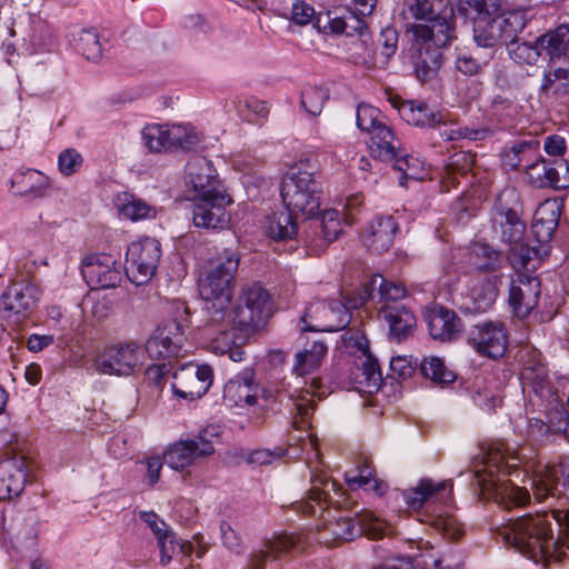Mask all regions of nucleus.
<instances>
[{"label": "nucleus", "mask_w": 569, "mask_h": 569, "mask_svg": "<svg viewBox=\"0 0 569 569\" xmlns=\"http://www.w3.org/2000/svg\"><path fill=\"white\" fill-rule=\"evenodd\" d=\"M521 461L518 452L502 442H497L482 449L480 462L482 469L471 472V486L479 490L483 499H493L506 509L525 506L530 495L525 488L513 485L510 480H501L499 475L510 473V469Z\"/></svg>", "instance_id": "nucleus-1"}, {"label": "nucleus", "mask_w": 569, "mask_h": 569, "mask_svg": "<svg viewBox=\"0 0 569 569\" xmlns=\"http://www.w3.org/2000/svg\"><path fill=\"white\" fill-rule=\"evenodd\" d=\"M551 525L546 513L526 515L508 521L503 539L536 562L560 561L567 552L562 538L555 539Z\"/></svg>", "instance_id": "nucleus-2"}, {"label": "nucleus", "mask_w": 569, "mask_h": 569, "mask_svg": "<svg viewBox=\"0 0 569 569\" xmlns=\"http://www.w3.org/2000/svg\"><path fill=\"white\" fill-rule=\"evenodd\" d=\"M239 268L238 253L224 250L203 278L199 279L200 297L206 302L208 321L222 322L231 307L234 277Z\"/></svg>", "instance_id": "nucleus-3"}, {"label": "nucleus", "mask_w": 569, "mask_h": 569, "mask_svg": "<svg viewBox=\"0 0 569 569\" xmlns=\"http://www.w3.org/2000/svg\"><path fill=\"white\" fill-rule=\"evenodd\" d=\"M315 167L309 160H300L282 179L281 198L284 209L306 219L313 218L320 211L322 184Z\"/></svg>", "instance_id": "nucleus-4"}, {"label": "nucleus", "mask_w": 569, "mask_h": 569, "mask_svg": "<svg viewBox=\"0 0 569 569\" xmlns=\"http://www.w3.org/2000/svg\"><path fill=\"white\" fill-rule=\"evenodd\" d=\"M546 44L549 57L539 88L541 99H563L569 97V27L562 24L555 31L540 37V43Z\"/></svg>", "instance_id": "nucleus-5"}, {"label": "nucleus", "mask_w": 569, "mask_h": 569, "mask_svg": "<svg viewBox=\"0 0 569 569\" xmlns=\"http://www.w3.org/2000/svg\"><path fill=\"white\" fill-rule=\"evenodd\" d=\"M517 161L515 168H523L529 182L537 188L552 187L557 190L569 186V166L563 160L548 161L539 154V141L517 142L511 147Z\"/></svg>", "instance_id": "nucleus-6"}, {"label": "nucleus", "mask_w": 569, "mask_h": 569, "mask_svg": "<svg viewBox=\"0 0 569 569\" xmlns=\"http://www.w3.org/2000/svg\"><path fill=\"white\" fill-rule=\"evenodd\" d=\"M270 295L258 283L244 287L236 306L229 309L227 316L243 333L262 327L270 317Z\"/></svg>", "instance_id": "nucleus-7"}, {"label": "nucleus", "mask_w": 569, "mask_h": 569, "mask_svg": "<svg viewBox=\"0 0 569 569\" xmlns=\"http://www.w3.org/2000/svg\"><path fill=\"white\" fill-rule=\"evenodd\" d=\"M527 24L522 11H509L489 16L473 24V39L479 47L493 48L515 40Z\"/></svg>", "instance_id": "nucleus-8"}, {"label": "nucleus", "mask_w": 569, "mask_h": 569, "mask_svg": "<svg viewBox=\"0 0 569 569\" xmlns=\"http://www.w3.org/2000/svg\"><path fill=\"white\" fill-rule=\"evenodd\" d=\"M350 320L348 307L338 300L313 301L308 305L301 317L303 331H340L349 326Z\"/></svg>", "instance_id": "nucleus-9"}, {"label": "nucleus", "mask_w": 569, "mask_h": 569, "mask_svg": "<svg viewBox=\"0 0 569 569\" xmlns=\"http://www.w3.org/2000/svg\"><path fill=\"white\" fill-rule=\"evenodd\" d=\"M161 258L160 242L152 238L132 242L126 253L124 270L137 286L146 284L156 274Z\"/></svg>", "instance_id": "nucleus-10"}, {"label": "nucleus", "mask_w": 569, "mask_h": 569, "mask_svg": "<svg viewBox=\"0 0 569 569\" xmlns=\"http://www.w3.org/2000/svg\"><path fill=\"white\" fill-rule=\"evenodd\" d=\"M41 290L31 280L12 281L0 297V309L8 318L22 321L30 318L38 308Z\"/></svg>", "instance_id": "nucleus-11"}, {"label": "nucleus", "mask_w": 569, "mask_h": 569, "mask_svg": "<svg viewBox=\"0 0 569 569\" xmlns=\"http://www.w3.org/2000/svg\"><path fill=\"white\" fill-rule=\"evenodd\" d=\"M143 350L136 341L106 348L97 360V370L109 376H129L142 365Z\"/></svg>", "instance_id": "nucleus-12"}, {"label": "nucleus", "mask_w": 569, "mask_h": 569, "mask_svg": "<svg viewBox=\"0 0 569 569\" xmlns=\"http://www.w3.org/2000/svg\"><path fill=\"white\" fill-rule=\"evenodd\" d=\"M467 343L481 356L491 359L502 357L508 346L506 327L501 321L475 325L467 331Z\"/></svg>", "instance_id": "nucleus-13"}, {"label": "nucleus", "mask_w": 569, "mask_h": 569, "mask_svg": "<svg viewBox=\"0 0 569 569\" xmlns=\"http://www.w3.org/2000/svg\"><path fill=\"white\" fill-rule=\"evenodd\" d=\"M386 528L383 520L367 510L356 512L355 517H340L328 526V530L335 538L342 541H349L362 535L379 539L385 535Z\"/></svg>", "instance_id": "nucleus-14"}, {"label": "nucleus", "mask_w": 569, "mask_h": 569, "mask_svg": "<svg viewBox=\"0 0 569 569\" xmlns=\"http://www.w3.org/2000/svg\"><path fill=\"white\" fill-rule=\"evenodd\" d=\"M173 393L186 400L201 398L212 385L213 371L209 365L187 363L172 373Z\"/></svg>", "instance_id": "nucleus-15"}, {"label": "nucleus", "mask_w": 569, "mask_h": 569, "mask_svg": "<svg viewBox=\"0 0 569 569\" xmlns=\"http://www.w3.org/2000/svg\"><path fill=\"white\" fill-rule=\"evenodd\" d=\"M186 340L184 327L172 319L160 325L147 340L144 350L156 359L178 357Z\"/></svg>", "instance_id": "nucleus-16"}, {"label": "nucleus", "mask_w": 569, "mask_h": 569, "mask_svg": "<svg viewBox=\"0 0 569 569\" xmlns=\"http://www.w3.org/2000/svg\"><path fill=\"white\" fill-rule=\"evenodd\" d=\"M192 220L196 227L204 229H223L230 222L226 207L231 203L227 193L213 197L192 198Z\"/></svg>", "instance_id": "nucleus-17"}, {"label": "nucleus", "mask_w": 569, "mask_h": 569, "mask_svg": "<svg viewBox=\"0 0 569 569\" xmlns=\"http://www.w3.org/2000/svg\"><path fill=\"white\" fill-rule=\"evenodd\" d=\"M311 482L312 486L308 491L307 498L303 501L297 502L299 511L316 516L317 510L321 515L330 506L336 508L342 507L343 501L341 498H343L345 491L335 480L317 478Z\"/></svg>", "instance_id": "nucleus-18"}, {"label": "nucleus", "mask_w": 569, "mask_h": 569, "mask_svg": "<svg viewBox=\"0 0 569 569\" xmlns=\"http://www.w3.org/2000/svg\"><path fill=\"white\" fill-rule=\"evenodd\" d=\"M4 455L7 458L0 463V497L11 499L23 491L28 478L27 462L26 456L13 447H8Z\"/></svg>", "instance_id": "nucleus-19"}, {"label": "nucleus", "mask_w": 569, "mask_h": 569, "mask_svg": "<svg viewBox=\"0 0 569 569\" xmlns=\"http://www.w3.org/2000/svg\"><path fill=\"white\" fill-rule=\"evenodd\" d=\"M114 259L109 254H90L81 263L83 279L93 289L114 288L121 282V273L114 268Z\"/></svg>", "instance_id": "nucleus-20"}, {"label": "nucleus", "mask_w": 569, "mask_h": 569, "mask_svg": "<svg viewBox=\"0 0 569 569\" xmlns=\"http://www.w3.org/2000/svg\"><path fill=\"white\" fill-rule=\"evenodd\" d=\"M259 390L260 385L256 380L254 369L247 367L224 385L223 401L229 407L254 406L258 402Z\"/></svg>", "instance_id": "nucleus-21"}, {"label": "nucleus", "mask_w": 569, "mask_h": 569, "mask_svg": "<svg viewBox=\"0 0 569 569\" xmlns=\"http://www.w3.org/2000/svg\"><path fill=\"white\" fill-rule=\"evenodd\" d=\"M540 296V280L523 272L512 279L509 303L518 318H526L536 308Z\"/></svg>", "instance_id": "nucleus-22"}, {"label": "nucleus", "mask_w": 569, "mask_h": 569, "mask_svg": "<svg viewBox=\"0 0 569 569\" xmlns=\"http://www.w3.org/2000/svg\"><path fill=\"white\" fill-rule=\"evenodd\" d=\"M490 223L492 239H499L508 244L522 240L525 237L526 223L515 209L505 207L500 199L493 207Z\"/></svg>", "instance_id": "nucleus-23"}, {"label": "nucleus", "mask_w": 569, "mask_h": 569, "mask_svg": "<svg viewBox=\"0 0 569 569\" xmlns=\"http://www.w3.org/2000/svg\"><path fill=\"white\" fill-rule=\"evenodd\" d=\"M188 183L194 192L192 198L213 197L226 193L217 179L216 169L211 161L202 157L191 159L187 164Z\"/></svg>", "instance_id": "nucleus-24"}, {"label": "nucleus", "mask_w": 569, "mask_h": 569, "mask_svg": "<svg viewBox=\"0 0 569 569\" xmlns=\"http://www.w3.org/2000/svg\"><path fill=\"white\" fill-rule=\"evenodd\" d=\"M425 320L431 338L441 342L457 340L462 330V321L458 315L442 306L428 309L425 312Z\"/></svg>", "instance_id": "nucleus-25"}, {"label": "nucleus", "mask_w": 569, "mask_h": 569, "mask_svg": "<svg viewBox=\"0 0 569 569\" xmlns=\"http://www.w3.org/2000/svg\"><path fill=\"white\" fill-rule=\"evenodd\" d=\"M398 223L392 216L376 217L367 227L363 243L373 253L387 252L393 244Z\"/></svg>", "instance_id": "nucleus-26"}, {"label": "nucleus", "mask_w": 569, "mask_h": 569, "mask_svg": "<svg viewBox=\"0 0 569 569\" xmlns=\"http://www.w3.org/2000/svg\"><path fill=\"white\" fill-rule=\"evenodd\" d=\"M392 104L398 109L400 117L409 124L427 128L447 124V113L437 111L425 102L395 99Z\"/></svg>", "instance_id": "nucleus-27"}, {"label": "nucleus", "mask_w": 569, "mask_h": 569, "mask_svg": "<svg viewBox=\"0 0 569 569\" xmlns=\"http://www.w3.org/2000/svg\"><path fill=\"white\" fill-rule=\"evenodd\" d=\"M500 277L491 276L477 279L468 288L466 302L462 308L468 312H485L498 297Z\"/></svg>", "instance_id": "nucleus-28"}, {"label": "nucleus", "mask_w": 569, "mask_h": 569, "mask_svg": "<svg viewBox=\"0 0 569 569\" xmlns=\"http://www.w3.org/2000/svg\"><path fill=\"white\" fill-rule=\"evenodd\" d=\"M422 20L428 23H418L411 27L417 40L431 43L435 47H446L453 39V27L446 17L433 16L432 11Z\"/></svg>", "instance_id": "nucleus-29"}, {"label": "nucleus", "mask_w": 569, "mask_h": 569, "mask_svg": "<svg viewBox=\"0 0 569 569\" xmlns=\"http://www.w3.org/2000/svg\"><path fill=\"white\" fill-rule=\"evenodd\" d=\"M562 202L558 199H547L541 202L533 214L532 232L538 242L551 240L561 216Z\"/></svg>", "instance_id": "nucleus-30"}, {"label": "nucleus", "mask_w": 569, "mask_h": 569, "mask_svg": "<svg viewBox=\"0 0 569 569\" xmlns=\"http://www.w3.org/2000/svg\"><path fill=\"white\" fill-rule=\"evenodd\" d=\"M231 319L227 316L220 325H224V328L219 331V333L212 338L210 342V349L216 355H229V358L239 362L243 358V350L241 345L246 340V336L242 335L241 331L234 323H230Z\"/></svg>", "instance_id": "nucleus-31"}, {"label": "nucleus", "mask_w": 569, "mask_h": 569, "mask_svg": "<svg viewBox=\"0 0 569 569\" xmlns=\"http://www.w3.org/2000/svg\"><path fill=\"white\" fill-rule=\"evenodd\" d=\"M406 293L407 290L401 283L387 281L381 274H373L370 281L361 287L358 303L363 305L378 296L379 301L389 306V301H398L405 298Z\"/></svg>", "instance_id": "nucleus-32"}, {"label": "nucleus", "mask_w": 569, "mask_h": 569, "mask_svg": "<svg viewBox=\"0 0 569 569\" xmlns=\"http://www.w3.org/2000/svg\"><path fill=\"white\" fill-rule=\"evenodd\" d=\"M368 147L373 158L389 162L395 159L396 152L401 148L400 140L396 137L388 121L373 128L369 133Z\"/></svg>", "instance_id": "nucleus-33"}, {"label": "nucleus", "mask_w": 569, "mask_h": 569, "mask_svg": "<svg viewBox=\"0 0 569 569\" xmlns=\"http://www.w3.org/2000/svg\"><path fill=\"white\" fill-rule=\"evenodd\" d=\"M520 380L523 390L528 389L538 396H543L545 391L549 392L551 389L547 367L536 353L525 361L520 372Z\"/></svg>", "instance_id": "nucleus-34"}, {"label": "nucleus", "mask_w": 569, "mask_h": 569, "mask_svg": "<svg viewBox=\"0 0 569 569\" xmlns=\"http://www.w3.org/2000/svg\"><path fill=\"white\" fill-rule=\"evenodd\" d=\"M381 313L389 325L390 335L398 341L411 335L416 326V317L405 306H383Z\"/></svg>", "instance_id": "nucleus-35"}, {"label": "nucleus", "mask_w": 569, "mask_h": 569, "mask_svg": "<svg viewBox=\"0 0 569 569\" xmlns=\"http://www.w3.org/2000/svg\"><path fill=\"white\" fill-rule=\"evenodd\" d=\"M295 546V540L291 536L279 535L272 539L263 542V548L253 552L250 557L249 569H263L264 563L269 557L273 559L279 558L281 555L290 551Z\"/></svg>", "instance_id": "nucleus-36"}, {"label": "nucleus", "mask_w": 569, "mask_h": 569, "mask_svg": "<svg viewBox=\"0 0 569 569\" xmlns=\"http://www.w3.org/2000/svg\"><path fill=\"white\" fill-rule=\"evenodd\" d=\"M446 488V481L435 482L431 479L423 478L419 481L417 487L406 490L403 496L408 507L413 510H418L425 502L431 499H442Z\"/></svg>", "instance_id": "nucleus-37"}, {"label": "nucleus", "mask_w": 569, "mask_h": 569, "mask_svg": "<svg viewBox=\"0 0 569 569\" xmlns=\"http://www.w3.org/2000/svg\"><path fill=\"white\" fill-rule=\"evenodd\" d=\"M298 214L291 210L273 212L268 217L266 233L274 240L292 239L298 232Z\"/></svg>", "instance_id": "nucleus-38"}, {"label": "nucleus", "mask_w": 569, "mask_h": 569, "mask_svg": "<svg viewBox=\"0 0 569 569\" xmlns=\"http://www.w3.org/2000/svg\"><path fill=\"white\" fill-rule=\"evenodd\" d=\"M11 187L17 188L20 196L41 198L49 188V178L38 170L28 169L11 179Z\"/></svg>", "instance_id": "nucleus-39"}, {"label": "nucleus", "mask_w": 569, "mask_h": 569, "mask_svg": "<svg viewBox=\"0 0 569 569\" xmlns=\"http://www.w3.org/2000/svg\"><path fill=\"white\" fill-rule=\"evenodd\" d=\"M74 50L89 61H98L102 56V46L97 31L92 28L72 30L69 36Z\"/></svg>", "instance_id": "nucleus-40"}, {"label": "nucleus", "mask_w": 569, "mask_h": 569, "mask_svg": "<svg viewBox=\"0 0 569 569\" xmlns=\"http://www.w3.org/2000/svg\"><path fill=\"white\" fill-rule=\"evenodd\" d=\"M441 47H435L431 43L422 42L416 60V74L421 81L433 78L442 63Z\"/></svg>", "instance_id": "nucleus-41"}, {"label": "nucleus", "mask_w": 569, "mask_h": 569, "mask_svg": "<svg viewBox=\"0 0 569 569\" xmlns=\"http://www.w3.org/2000/svg\"><path fill=\"white\" fill-rule=\"evenodd\" d=\"M113 203L122 216L132 221L156 217L153 207L129 192L118 193Z\"/></svg>", "instance_id": "nucleus-42"}, {"label": "nucleus", "mask_w": 569, "mask_h": 569, "mask_svg": "<svg viewBox=\"0 0 569 569\" xmlns=\"http://www.w3.org/2000/svg\"><path fill=\"white\" fill-rule=\"evenodd\" d=\"M197 445L190 439L174 442L163 455V462L171 469L181 470L200 458Z\"/></svg>", "instance_id": "nucleus-43"}, {"label": "nucleus", "mask_w": 569, "mask_h": 569, "mask_svg": "<svg viewBox=\"0 0 569 569\" xmlns=\"http://www.w3.org/2000/svg\"><path fill=\"white\" fill-rule=\"evenodd\" d=\"M328 351L322 341H313L309 349H305L296 355L293 372L302 377L313 372L321 365Z\"/></svg>", "instance_id": "nucleus-44"}, {"label": "nucleus", "mask_w": 569, "mask_h": 569, "mask_svg": "<svg viewBox=\"0 0 569 569\" xmlns=\"http://www.w3.org/2000/svg\"><path fill=\"white\" fill-rule=\"evenodd\" d=\"M546 44L540 43V37L535 41V43L530 42H519L516 38L507 43V50L511 60H513L518 64H528L533 66L539 60L542 50L546 51Z\"/></svg>", "instance_id": "nucleus-45"}, {"label": "nucleus", "mask_w": 569, "mask_h": 569, "mask_svg": "<svg viewBox=\"0 0 569 569\" xmlns=\"http://www.w3.org/2000/svg\"><path fill=\"white\" fill-rule=\"evenodd\" d=\"M501 9L500 0H459L458 10L475 24L477 21L497 14Z\"/></svg>", "instance_id": "nucleus-46"}, {"label": "nucleus", "mask_w": 569, "mask_h": 569, "mask_svg": "<svg viewBox=\"0 0 569 569\" xmlns=\"http://www.w3.org/2000/svg\"><path fill=\"white\" fill-rule=\"evenodd\" d=\"M439 134L445 141L456 142L459 140L468 139L471 141L483 140L490 134L487 128L472 129L468 127L457 126L447 116V124H439Z\"/></svg>", "instance_id": "nucleus-47"}, {"label": "nucleus", "mask_w": 569, "mask_h": 569, "mask_svg": "<svg viewBox=\"0 0 569 569\" xmlns=\"http://www.w3.org/2000/svg\"><path fill=\"white\" fill-rule=\"evenodd\" d=\"M330 97L329 89L322 86H306L301 91L300 103L305 111L317 117Z\"/></svg>", "instance_id": "nucleus-48"}, {"label": "nucleus", "mask_w": 569, "mask_h": 569, "mask_svg": "<svg viewBox=\"0 0 569 569\" xmlns=\"http://www.w3.org/2000/svg\"><path fill=\"white\" fill-rule=\"evenodd\" d=\"M170 149L192 150L199 142L198 133L190 127L173 124L167 128Z\"/></svg>", "instance_id": "nucleus-49"}, {"label": "nucleus", "mask_w": 569, "mask_h": 569, "mask_svg": "<svg viewBox=\"0 0 569 569\" xmlns=\"http://www.w3.org/2000/svg\"><path fill=\"white\" fill-rule=\"evenodd\" d=\"M421 373L432 382L448 385L455 381L456 376L450 371L442 359L430 357L423 359L420 366Z\"/></svg>", "instance_id": "nucleus-50"}, {"label": "nucleus", "mask_w": 569, "mask_h": 569, "mask_svg": "<svg viewBox=\"0 0 569 569\" xmlns=\"http://www.w3.org/2000/svg\"><path fill=\"white\" fill-rule=\"evenodd\" d=\"M509 244V260L516 270L527 269L533 258L538 254V249L530 247L525 238Z\"/></svg>", "instance_id": "nucleus-51"}, {"label": "nucleus", "mask_w": 569, "mask_h": 569, "mask_svg": "<svg viewBox=\"0 0 569 569\" xmlns=\"http://www.w3.org/2000/svg\"><path fill=\"white\" fill-rule=\"evenodd\" d=\"M356 120L357 127L367 133L387 121L386 117L379 109L367 103H360L358 106Z\"/></svg>", "instance_id": "nucleus-52"}, {"label": "nucleus", "mask_w": 569, "mask_h": 569, "mask_svg": "<svg viewBox=\"0 0 569 569\" xmlns=\"http://www.w3.org/2000/svg\"><path fill=\"white\" fill-rule=\"evenodd\" d=\"M316 228L320 229L325 244L335 241L341 232L339 212L337 210H323L321 219L316 221Z\"/></svg>", "instance_id": "nucleus-53"}, {"label": "nucleus", "mask_w": 569, "mask_h": 569, "mask_svg": "<svg viewBox=\"0 0 569 569\" xmlns=\"http://www.w3.org/2000/svg\"><path fill=\"white\" fill-rule=\"evenodd\" d=\"M144 146L152 152H160L169 148V140L167 138V127L160 124H150L141 131Z\"/></svg>", "instance_id": "nucleus-54"}, {"label": "nucleus", "mask_w": 569, "mask_h": 569, "mask_svg": "<svg viewBox=\"0 0 569 569\" xmlns=\"http://www.w3.org/2000/svg\"><path fill=\"white\" fill-rule=\"evenodd\" d=\"M477 257L476 266L481 271H496L500 267V253L485 243H477L473 247Z\"/></svg>", "instance_id": "nucleus-55"}, {"label": "nucleus", "mask_w": 569, "mask_h": 569, "mask_svg": "<svg viewBox=\"0 0 569 569\" xmlns=\"http://www.w3.org/2000/svg\"><path fill=\"white\" fill-rule=\"evenodd\" d=\"M475 163V156L468 151H459L449 157L446 164L447 173L456 179L457 176H465L471 171Z\"/></svg>", "instance_id": "nucleus-56"}, {"label": "nucleus", "mask_w": 569, "mask_h": 569, "mask_svg": "<svg viewBox=\"0 0 569 569\" xmlns=\"http://www.w3.org/2000/svg\"><path fill=\"white\" fill-rule=\"evenodd\" d=\"M82 163L83 158L81 153L74 148L64 149L58 157L59 171L66 177H70L77 173L80 170Z\"/></svg>", "instance_id": "nucleus-57"}, {"label": "nucleus", "mask_w": 569, "mask_h": 569, "mask_svg": "<svg viewBox=\"0 0 569 569\" xmlns=\"http://www.w3.org/2000/svg\"><path fill=\"white\" fill-rule=\"evenodd\" d=\"M391 161L395 162L393 168L402 172L406 178L416 179L421 168L419 159L409 156L402 148L399 149V152H396V157Z\"/></svg>", "instance_id": "nucleus-58"}, {"label": "nucleus", "mask_w": 569, "mask_h": 569, "mask_svg": "<svg viewBox=\"0 0 569 569\" xmlns=\"http://www.w3.org/2000/svg\"><path fill=\"white\" fill-rule=\"evenodd\" d=\"M432 526L448 539L457 540L463 535L462 525L453 516H437Z\"/></svg>", "instance_id": "nucleus-59"}, {"label": "nucleus", "mask_w": 569, "mask_h": 569, "mask_svg": "<svg viewBox=\"0 0 569 569\" xmlns=\"http://www.w3.org/2000/svg\"><path fill=\"white\" fill-rule=\"evenodd\" d=\"M367 29L365 20L358 14L351 11L346 14V36L351 37L353 34H358L359 39L357 42H361L367 46L370 41V36L367 33Z\"/></svg>", "instance_id": "nucleus-60"}, {"label": "nucleus", "mask_w": 569, "mask_h": 569, "mask_svg": "<svg viewBox=\"0 0 569 569\" xmlns=\"http://www.w3.org/2000/svg\"><path fill=\"white\" fill-rule=\"evenodd\" d=\"M381 46V54L385 58V62H388L397 51L398 47V32L392 27H387L381 30L379 39Z\"/></svg>", "instance_id": "nucleus-61"}, {"label": "nucleus", "mask_w": 569, "mask_h": 569, "mask_svg": "<svg viewBox=\"0 0 569 569\" xmlns=\"http://www.w3.org/2000/svg\"><path fill=\"white\" fill-rule=\"evenodd\" d=\"M140 519L146 522L157 539L172 537V530L156 512L142 511Z\"/></svg>", "instance_id": "nucleus-62"}, {"label": "nucleus", "mask_w": 569, "mask_h": 569, "mask_svg": "<svg viewBox=\"0 0 569 569\" xmlns=\"http://www.w3.org/2000/svg\"><path fill=\"white\" fill-rule=\"evenodd\" d=\"M361 370L367 381V387L378 389L382 380L381 371L378 361L371 355H367L361 365Z\"/></svg>", "instance_id": "nucleus-63"}, {"label": "nucleus", "mask_w": 569, "mask_h": 569, "mask_svg": "<svg viewBox=\"0 0 569 569\" xmlns=\"http://www.w3.org/2000/svg\"><path fill=\"white\" fill-rule=\"evenodd\" d=\"M171 372L172 366L170 362L157 363L147 368L144 378L149 385L161 387Z\"/></svg>", "instance_id": "nucleus-64"}]
</instances>
